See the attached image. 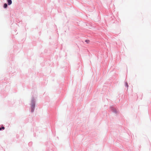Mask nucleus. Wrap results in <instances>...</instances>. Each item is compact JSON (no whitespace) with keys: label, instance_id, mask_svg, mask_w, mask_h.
<instances>
[{"label":"nucleus","instance_id":"3","mask_svg":"<svg viewBox=\"0 0 151 151\" xmlns=\"http://www.w3.org/2000/svg\"><path fill=\"white\" fill-rule=\"evenodd\" d=\"M4 8H6L7 6V4H5L4 6Z\"/></svg>","mask_w":151,"mask_h":151},{"label":"nucleus","instance_id":"6","mask_svg":"<svg viewBox=\"0 0 151 151\" xmlns=\"http://www.w3.org/2000/svg\"><path fill=\"white\" fill-rule=\"evenodd\" d=\"M5 129V128H4V127H2L1 129Z\"/></svg>","mask_w":151,"mask_h":151},{"label":"nucleus","instance_id":"5","mask_svg":"<svg viewBox=\"0 0 151 151\" xmlns=\"http://www.w3.org/2000/svg\"><path fill=\"white\" fill-rule=\"evenodd\" d=\"M125 86H127V87H128V84H127V83H125Z\"/></svg>","mask_w":151,"mask_h":151},{"label":"nucleus","instance_id":"1","mask_svg":"<svg viewBox=\"0 0 151 151\" xmlns=\"http://www.w3.org/2000/svg\"><path fill=\"white\" fill-rule=\"evenodd\" d=\"M35 105L34 101H32V105H31V111L32 112L34 111V109L35 108Z\"/></svg>","mask_w":151,"mask_h":151},{"label":"nucleus","instance_id":"2","mask_svg":"<svg viewBox=\"0 0 151 151\" xmlns=\"http://www.w3.org/2000/svg\"><path fill=\"white\" fill-rule=\"evenodd\" d=\"M7 1L8 2V4L9 5H10L12 4V1L11 0H7Z\"/></svg>","mask_w":151,"mask_h":151},{"label":"nucleus","instance_id":"4","mask_svg":"<svg viewBox=\"0 0 151 151\" xmlns=\"http://www.w3.org/2000/svg\"><path fill=\"white\" fill-rule=\"evenodd\" d=\"M85 41H86V42L87 43H89V42H90L89 40H86Z\"/></svg>","mask_w":151,"mask_h":151}]
</instances>
